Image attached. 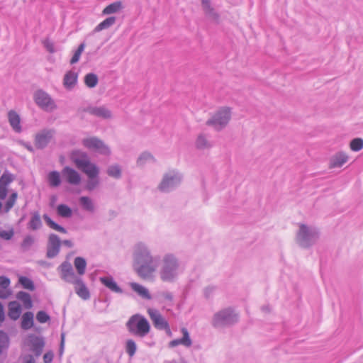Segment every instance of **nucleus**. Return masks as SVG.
Here are the masks:
<instances>
[{
  "label": "nucleus",
  "instance_id": "nucleus-1",
  "mask_svg": "<svg viewBox=\"0 0 363 363\" xmlns=\"http://www.w3.org/2000/svg\"><path fill=\"white\" fill-rule=\"evenodd\" d=\"M159 258L153 255L150 245L146 242H137L132 247L133 269L144 280L155 279Z\"/></svg>",
  "mask_w": 363,
  "mask_h": 363
},
{
  "label": "nucleus",
  "instance_id": "nucleus-2",
  "mask_svg": "<svg viewBox=\"0 0 363 363\" xmlns=\"http://www.w3.org/2000/svg\"><path fill=\"white\" fill-rule=\"evenodd\" d=\"M157 273L161 281L174 283L184 272L179 257L172 252L164 254L157 261Z\"/></svg>",
  "mask_w": 363,
  "mask_h": 363
},
{
  "label": "nucleus",
  "instance_id": "nucleus-3",
  "mask_svg": "<svg viewBox=\"0 0 363 363\" xmlns=\"http://www.w3.org/2000/svg\"><path fill=\"white\" fill-rule=\"evenodd\" d=\"M296 233V242L302 248H309L315 245L320 236L318 229L306 223H298Z\"/></svg>",
  "mask_w": 363,
  "mask_h": 363
},
{
  "label": "nucleus",
  "instance_id": "nucleus-4",
  "mask_svg": "<svg viewBox=\"0 0 363 363\" xmlns=\"http://www.w3.org/2000/svg\"><path fill=\"white\" fill-rule=\"evenodd\" d=\"M239 315L231 307H227L216 311L211 318V325L216 329L229 328L238 322Z\"/></svg>",
  "mask_w": 363,
  "mask_h": 363
},
{
  "label": "nucleus",
  "instance_id": "nucleus-5",
  "mask_svg": "<svg viewBox=\"0 0 363 363\" xmlns=\"http://www.w3.org/2000/svg\"><path fill=\"white\" fill-rule=\"evenodd\" d=\"M182 180L183 175L179 171L175 169H169L163 174L157 188L162 192L169 193L178 188Z\"/></svg>",
  "mask_w": 363,
  "mask_h": 363
},
{
  "label": "nucleus",
  "instance_id": "nucleus-6",
  "mask_svg": "<svg viewBox=\"0 0 363 363\" xmlns=\"http://www.w3.org/2000/svg\"><path fill=\"white\" fill-rule=\"evenodd\" d=\"M126 327L132 335L140 337H144L150 330V323L140 314L132 315L126 323Z\"/></svg>",
  "mask_w": 363,
  "mask_h": 363
},
{
  "label": "nucleus",
  "instance_id": "nucleus-7",
  "mask_svg": "<svg viewBox=\"0 0 363 363\" xmlns=\"http://www.w3.org/2000/svg\"><path fill=\"white\" fill-rule=\"evenodd\" d=\"M231 118V109L229 107H221L206 121V124L214 130L220 131L225 128Z\"/></svg>",
  "mask_w": 363,
  "mask_h": 363
},
{
  "label": "nucleus",
  "instance_id": "nucleus-8",
  "mask_svg": "<svg viewBox=\"0 0 363 363\" xmlns=\"http://www.w3.org/2000/svg\"><path fill=\"white\" fill-rule=\"evenodd\" d=\"M33 100L36 105L42 110L52 112L57 108L54 99L46 91L38 89L33 94Z\"/></svg>",
  "mask_w": 363,
  "mask_h": 363
},
{
  "label": "nucleus",
  "instance_id": "nucleus-9",
  "mask_svg": "<svg viewBox=\"0 0 363 363\" xmlns=\"http://www.w3.org/2000/svg\"><path fill=\"white\" fill-rule=\"evenodd\" d=\"M84 147L103 155H109L110 148L100 139L96 137H88L82 141Z\"/></svg>",
  "mask_w": 363,
  "mask_h": 363
},
{
  "label": "nucleus",
  "instance_id": "nucleus-10",
  "mask_svg": "<svg viewBox=\"0 0 363 363\" xmlns=\"http://www.w3.org/2000/svg\"><path fill=\"white\" fill-rule=\"evenodd\" d=\"M71 159L76 167L83 173L86 169H90L95 166L96 164L91 162L88 155L82 150H74L71 154Z\"/></svg>",
  "mask_w": 363,
  "mask_h": 363
},
{
  "label": "nucleus",
  "instance_id": "nucleus-11",
  "mask_svg": "<svg viewBox=\"0 0 363 363\" xmlns=\"http://www.w3.org/2000/svg\"><path fill=\"white\" fill-rule=\"evenodd\" d=\"M55 130L54 129H43L35 135V146L38 149L45 148L54 139Z\"/></svg>",
  "mask_w": 363,
  "mask_h": 363
},
{
  "label": "nucleus",
  "instance_id": "nucleus-12",
  "mask_svg": "<svg viewBox=\"0 0 363 363\" xmlns=\"http://www.w3.org/2000/svg\"><path fill=\"white\" fill-rule=\"evenodd\" d=\"M147 313L153 323L154 326L158 330H164L166 333L171 335L172 332L168 322L161 315V313L155 308H148Z\"/></svg>",
  "mask_w": 363,
  "mask_h": 363
},
{
  "label": "nucleus",
  "instance_id": "nucleus-13",
  "mask_svg": "<svg viewBox=\"0 0 363 363\" xmlns=\"http://www.w3.org/2000/svg\"><path fill=\"white\" fill-rule=\"evenodd\" d=\"M84 173L88 178L85 186L86 189L91 191L96 189L100 184L99 167L96 165L90 169H86Z\"/></svg>",
  "mask_w": 363,
  "mask_h": 363
},
{
  "label": "nucleus",
  "instance_id": "nucleus-14",
  "mask_svg": "<svg viewBox=\"0 0 363 363\" xmlns=\"http://www.w3.org/2000/svg\"><path fill=\"white\" fill-rule=\"evenodd\" d=\"M60 244L61 241L57 235H50L47 247V257L48 258H53L58 255Z\"/></svg>",
  "mask_w": 363,
  "mask_h": 363
},
{
  "label": "nucleus",
  "instance_id": "nucleus-15",
  "mask_svg": "<svg viewBox=\"0 0 363 363\" xmlns=\"http://www.w3.org/2000/svg\"><path fill=\"white\" fill-rule=\"evenodd\" d=\"M62 174L66 182L71 185L77 186L81 183L80 174L73 168L65 167L62 171Z\"/></svg>",
  "mask_w": 363,
  "mask_h": 363
},
{
  "label": "nucleus",
  "instance_id": "nucleus-16",
  "mask_svg": "<svg viewBox=\"0 0 363 363\" xmlns=\"http://www.w3.org/2000/svg\"><path fill=\"white\" fill-rule=\"evenodd\" d=\"M61 277L67 282L72 283L79 277L74 273L70 263L67 262H63L60 267Z\"/></svg>",
  "mask_w": 363,
  "mask_h": 363
},
{
  "label": "nucleus",
  "instance_id": "nucleus-17",
  "mask_svg": "<svg viewBox=\"0 0 363 363\" xmlns=\"http://www.w3.org/2000/svg\"><path fill=\"white\" fill-rule=\"evenodd\" d=\"M72 284L74 286L76 294L83 300H88L90 298V293L82 279L78 277Z\"/></svg>",
  "mask_w": 363,
  "mask_h": 363
},
{
  "label": "nucleus",
  "instance_id": "nucleus-18",
  "mask_svg": "<svg viewBox=\"0 0 363 363\" xmlns=\"http://www.w3.org/2000/svg\"><path fill=\"white\" fill-rule=\"evenodd\" d=\"M181 332L183 335V337L179 339H175L169 342V347H174L178 346L179 345H182L184 347H189L192 345V340L190 337L189 333L186 328H182L181 329Z\"/></svg>",
  "mask_w": 363,
  "mask_h": 363
},
{
  "label": "nucleus",
  "instance_id": "nucleus-19",
  "mask_svg": "<svg viewBox=\"0 0 363 363\" xmlns=\"http://www.w3.org/2000/svg\"><path fill=\"white\" fill-rule=\"evenodd\" d=\"M88 111L90 114L103 119H110L112 118L111 111L104 106L90 107Z\"/></svg>",
  "mask_w": 363,
  "mask_h": 363
},
{
  "label": "nucleus",
  "instance_id": "nucleus-20",
  "mask_svg": "<svg viewBox=\"0 0 363 363\" xmlns=\"http://www.w3.org/2000/svg\"><path fill=\"white\" fill-rule=\"evenodd\" d=\"M8 120L14 132L20 133L22 131L20 116L15 111L11 110L8 112Z\"/></svg>",
  "mask_w": 363,
  "mask_h": 363
},
{
  "label": "nucleus",
  "instance_id": "nucleus-21",
  "mask_svg": "<svg viewBox=\"0 0 363 363\" xmlns=\"http://www.w3.org/2000/svg\"><path fill=\"white\" fill-rule=\"evenodd\" d=\"M101 283L112 292L123 294V289L117 284L111 276L101 277L99 278Z\"/></svg>",
  "mask_w": 363,
  "mask_h": 363
},
{
  "label": "nucleus",
  "instance_id": "nucleus-22",
  "mask_svg": "<svg viewBox=\"0 0 363 363\" xmlns=\"http://www.w3.org/2000/svg\"><path fill=\"white\" fill-rule=\"evenodd\" d=\"M348 159L349 157L347 153L344 152H338L330 158V167H341L348 161Z\"/></svg>",
  "mask_w": 363,
  "mask_h": 363
},
{
  "label": "nucleus",
  "instance_id": "nucleus-23",
  "mask_svg": "<svg viewBox=\"0 0 363 363\" xmlns=\"http://www.w3.org/2000/svg\"><path fill=\"white\" fill-rule=\"evenodd\" d=\"M78 74L74 71L70 70L66 72L63 79V86L67 90H72L76 86Z\"/></svg>",
  "mask_w": 363,
  "mask_h": 363
},
{
  "label": "nucleus",
  "instance_id": "nucleus-24",
  "mask_svg": "<svg viewBox=\"0 0 363 363\" xmlns=\"http://www.w3.org/2000/svg\"><path fill=\"white\" fill-rule=\"evenodd\" d=\"M129 286L131 289L141 298L147 300H150L152 298L149 290L144 286L136 282H130L129 283Z\"/></svg>",
  "mask_w": 363,
  "mask_h": 363
},
{
  "label": "nucleus",
  "instance_id": "nucleus-25",
  "mask_svg": "<svg viewBox=\"0 0 363 363\" xmlns=\"http://www.w3.org/2000/svg\"><path fill=\"white\" fill-rule=\"evenodd\" d=\"M155 162H156L155 157L151 152L147 151L141 152L136 160V164L139 167H143L147 164Z\"/></svg>",
  "mask_w": 363,
  "mask_h": 363
},
{
  "label": "nucleus",
  "instance_id": "nucleus-26",
  "mask_svg": "<svg viewBox=\"0 0 363 363\" xmlns=\"http://www.w3.org/2000/svg\"><path fill=\"white\" fill-rule=\"evenodd\" d=\"M195 146L198 150H207L212 147V143L206 135L200 133L196 139Z\"/></svg>",
  "mask_w": 363,
  "mask_h": 363
},
{
  "label": "nucleus",
  "instance_id": "nucleus-27",
  "mask_svg": "<svg viewBox=\"0 0 363 363\" xmlns=\"http://www.w3.org/2000/svg\"><path fill=\"white\" fill-rule=\"evenodd\" d=\"M21 313V308L16 301H11L9 304V316L12 320H17Z\"/></svg>",
  "mask_w": 363,
  "mask_h": 363
},
{
  "label": "nucleus",
  "instance_id": "nucleus-28",
  "mask_svg": "<svg viewBox=\"0 0 363 363\" xmlns=\"http://www.w3.org/2000/svg\"><path fill=\"white\" fill-rule=\"evenodd\" d=\"M202 7L206 15L211 20L218 21V15L215 10L211 6L209 0H201Z\"/></svg>",
  "mask_w": 363,
  "mask_h": 363
},
{
  "label": "nucleus",
  "instance_id": "nucleus-29",
  "mask_svg": "<svg viewBox=\"0 0 363 363\" xmlns=\"http://www.w3.org/2000/svg\"><path fill=\"white\" fill-rule=\"evenodd\" d=\"M123 9V6L121 1H115L106 6L103 10L102 13L104 15L116 13L121 11Z\"/></svg>",
  "mask_w": 363,
  "mask_h": 363
},
{
  "label": "nucleus",
  "instance_id": "nucleus-30",
  "mask_svg": "<svg viewBox=\"0 0 363 363\" xmlns=\"http://www.w3.org/2000/svg\"><path fill=\"white\" fill-rule=\"evenodd\" d=\"M116 18L115 16H110L106 18L104 21L98 24L94 29V33H98L103 30H106L111 27L115 24Z\"/></svg>",
  "mask_w": 363,
  "mask_h": 363
},
{
  "label": "nucleus",
  "instance_id": "nucleus-31",
  "mask_svg": "<svg viewBox=\"0 0 363 363\" xmlns=\"http://www.w3.org/2000/svg\"><path fill=\"white\" fill-rule=\"evenodd\" d=\"M42 221L38 212H34L28 224V228L32 230H36L42 227Z\"/></svg>",
  "mask_w": 363,
  "mask_h": 363
},
{
  "label": "nucleus",
  "instance_id": "nucleus-32",
  "mask_svg": "<svg viewBox=\"0 0 363 363\" xmlns=\"http://www.w3.org/2000/svg\"><path fill=\"white\" fill-rule=\"evenodd\" d=\"M33 325V313L31 312L25 313L21 319V328L24 330H28Z\"/></svg>",
  "mask_w": 363,
  "mask_h": 363
},
{
  "label": "nucleus",
  "instance_id": "nucleus-33",
  "mask_svg": "<svg viewBox=\"0 0 363 363\" xmlns=\"http://www.w3.org/2000/svg\"><path fill=\"white\" fill-rule=\"evenodd\" d=\"M79 203L82 208L89 212H94L95 206L92 199L88 196H82L79 198Z\"/></svg>",
  "mask_w": 363,
  "mask_h": 363
},
{
  "label": "nucleus",
  "instance_id": "nucleus-34",
  "mask_svg": "<svg viewBox=\"0 0 363 363\" xmlns=\"http://www.w3.org/2000/svg\"><path fill=\"white\" fill-rule=\"evenodd\" d=\"M74 265L79 275L84 274L86 267V262L84 258L77 257L74 260Z\"/></svg>",
  "mask_w": 363,
  "mask_h": 363
},
{
  "label": "nucleus",
  "instance_id": "nucleus-35",
  "mask_svg": "<svg viewBox=\"0 0 363 363\" xmlns=\"http://www.w3.org/2000/svg\"><path fill=\"white\" fill-rule=\"evenodd\" d=\"M49 184L52 187L58 186L61 183L60 174L57 171L50 172L48 175Z\"/></svg>",
  "mask_w": 363,
  "mask_h": 363
},
{
  "label": "nucleus",
  "instance_id": "nucleus-36",
  "mask_svg": "<svg viewBox=\"0 0 363 363\" xmlns=\"http://www.w3.org/2000/svg\"><path fill=\"white\" fill-rule=\"evenodd\" d=\"M17 298L21 301L26 308H30L32 307V301L30 296L24 291L18 292Z\"/></svg>",
  "mask_w": 363,
  "mask_h": 363
},
{
  "label": "nucleus",
  "instance_id": "nucleus-37",
  "mask_svg": "<svg viewBox=\"0 0 363 363\" xmlns=\"http://www.w3.org/2000/svg\"><path fill=\"white\" fill-rule=\"evenodd\" d=\"M31 342L33 351L35 352L36 356H40L44 347L43 341L38 337H35Z\"/></svg>",
  "mask_w": 363,
  "mask_h": 363
},
{
  "label": "nucleus",
  "instance_id": "nucleus-38",
  "mask_svg": "<svg viewBox=\"0 0 363 363\" xmlns=\"http://www.w3.org/2000/svg\"><path fill=\"white\" fill-rule=\"evenodd\" d=\"M57 214L62 218H70L72 216V209L65 204H60L57 207Z\"/></svg>",
  "mask_w": 363,
  "mask_h": 363
},
{
  "label": "nucleus",
  "instance_id": "nucleus-39",
  "mask_svg": "<svg viewBox=\"0 0 363 363\" xmlns=\"http://www.w3.org/2000/svg\"><path fill=\"white\" fill-rule=\"evenodd\" d=\"M43 218L47 225L52 229L62 233H67V230L65 228L55 223L48 215L45 214Z\"/></svg>",
  "mask_w": 363,
  "mask_h": 363
},
{
  "label": "nucleus",
  "instance_id": "nucleus-40",
  "mask_svg": "<svg viewBox=\"0 0 363 363\" xmlns=\"http://www.w3.org/2000/svg\"><path fill=\"white\" fill-rule=\"evenodd\" d=\"M98 82V77L94 73H89L84 77V83L89 88L95 87L97 85Z\"/></svg>",
  "mask_w": 363,
  "mask_h": 363
},
{
  "label": "nucleus",
  "instance_id": "nucleus-41",
  "mask_svg": "<svg viewBox=\"0 0 363 363\" xmlns=\"http://www.w3.org/2000/svg\"><path fill=\"white\" fill-rule=\"evenodd\" d=\"M107 174L115 179H120L121 177V168L118 164L111 165L107 169Z\"/></svg>",
  "mask_w": 363,
  "mask_h": 363
},
{
  "label": "nucleus",
  "instance_id": "nucleus-42",
  "mask_svg": "<svg viewBox=\"0 0 363 363\" xmlns=\"http://www.w3.org/2000/svg\"><path fill=\"white\" fill-rule=\"evenodd\" d=\"M137 350V345L132 339H128L125 342V351L130 357L134 356Z\"/></svg>",
  "mask_w": 363,
  "mask_h": 363
},
{
  "label": "nucleus",
  "instance_id": "nucleus-43",
  "mask_svg": "<svg viewBox=\"0 0 363 363\" xmlns=\"http://www.w3.org/2000/svg\"><path fill=\"white\" fill-rule=\"evenodd\" d=\"M9 340L6 333L0 330V354L9 347Z\"/></svg>",
  "mask_w": 363,
  "mask_h": 363
},
{
  "label": "nucleus",
  "instance_id": "nucleus-44",
  "mask_svg": "<svg viewBox=\"0 0 363 363\" xmlns=\"http://www.w3.org/2000/svg\"><path fill=\"white\" fill-rule=\"evenodd\" d=\"M350 149L354 152H358L363 148V139L357 138L351 140L350 143Z\"/></svg>",
  "mask_w": 363,
  "mask_h": 363
},
{
  "label": "nucleus",
  "instance_id": "nucleus-45",
  "mask_svg": "<svg viewBox=\"0 0 363 363\" xmlns=\"http://www.w3.org/2000/svg\"><path fill=\"white\" fill-rule=\"evenodd\" d=\"M84 48H85L84 43H81L79 45L77 50L74 52V53L70 60V63L72 65L77 63L79 60L80 56H81L82 53L83 52Z\"/></svg>",
  "mask_w": 363,
  "mask_h": 363
},
{
  "label": "nucleus",
  "instance_id": "nucleus-46",
  "mask_svg": "<svg viewBox=\"0 0 363 363\" xmlns=\"http://www.w3.org/2000/svg\"><path fill=\"white\" fill-rule=\"evenodd\" d=\"M19 283L23 286V288L29 290L34 289V284L33 281L28 277H21L19 278Z\"/></svg>",
  "mask_w": 363,
  "mask_h": 363
},
{
  "label": "nucleus",
  "instance_id": "nucleus-47",
  "mask_svg": "<svg viewBox=\"0 0 363 363\" xmlns=\"http://www.w3.org/2000/svg\"><path fill=\"white\" fill-rule=\"evenodd\" d=\"M16 199L17 193L14 192L10 196L9 199L5 204L4 210L6 212H9L12 208L16 201Z\"/></svg>",
  "mask_w": 363,
  "mask_h": 363
},
{
  "label": "nucleus",
  "instance_id": "nucleus-48",
  "mask_svg": "<svg viewBox=\"0 0 363 363\" xmlns=\"http://www.w3.org/2000/svg\"><path fill=\"white\" fill-rule=\"evenodd\" d=\"M35 242V239L31 235H27L23 239L21 246L24 249H28Z\"/></svg>",
  "mask_w": 363,
  "mask_h": 363
},
{
  "label": "nucleus",
  "instance_id": "nucleus-49",
  "mask_svg": "<svg viewBox=\"0 0 363 363\" xmlns=\"http://www.w3.org/2000/svg\"><path fill=\"white\" fill-rule=\"evenodd\" d=\"M37 320L40 323H45L50 320V316L43 311H39L36 315Z\"/></svg>",
  "mask_w": 363,
  "mask_h": 363
},
{
  "label": "nucleus",
  "instance_id": "nucleus-50",
  "mask_svg": "<svg viewBox=\"0 0 363 363\" xmlns=\"http://www.w3.org/2000/svg\"><path fill=\"white\" fill-rule=\"evenodd\" d=\"M14 232L13 229L9 230H1L0 231V237L6 240H9L13 236Z\"/></svg>",
  "mask_w": 363,
  "mask_h": 363
},
{
  "label": "nucleus",
  "instance_id": "nucleus-51",
  "mask_svg": "<svg viewBox=\"0 0 363 363\" xmlns=\"http://www.w3.org/2000/svg\"><path fill=\"white\" fill-rule=\"evenodd\" d=\"M43 43L44 47L49 52L54 53L55 52L54 43L51 40L49 39H45Z\"/></svg>",
  "mask_w": 363,
  "mask_h": 363
},
{
  "label": "nucleus",
  "instance_id": "nucleus-52",
  "mask_svg": "<svg viewBox=\"0 0 363 363\" xmlns=\"http://www.w3.org/2000/svg\"><path fill=\"white\" fill-rule=\"evenodd\" d=\"M12 176L8 173H4L0 178V183L8 186L12 182Z\"/></svg>",
  "mask_w": 363,
  "mask_h": 363
},
{
  "label": "nucleus",
  "instance_id": "nucleus-53",
  "mask_svg": "<svg viewBox=\"0 0 363 363\" xmlns=\"http://www.w3.org/2000/svg\"><path fill=\"white\" fill-rule=\"evenodd\" d=\"M161 296L162 297L163 300L166 302L172 303L173 301V295L172 293L168 291H164L161 294Z\"/></svg>",
  "mask_w": 363,
  "mask_h": 363
},
{
  "label": "nucleus",
  "instance_id": "nucleus-54",
  "mask_svg": "<svg viewBox=\"0 0 363 363\" xmlns=\"http://www.w3.org/2000/svg\"><path fill=\"white\" fill-rule=\"evenodd\" d=\"M10 284V280L6 277H0V287L6 289Z\"/></svg>",
  "mask_w": 363,
  "mask_h": 363
},
{
  "label": "nucleus",
  "instance_id": "nucleus-55",
  "mask_svg": "<svg viewBox=\"0 0 363 363\" xmlns=\"http://www.w3.org/2000/svg\"><path fill=\"white\" fill-rule=\"evenodd\" d=\"M18 143L24 147L26 149H27L29 152H34V148L31 145V144L28 142H24L23 140H18Z\"/></svg>",
  "mask_w": 363,
  "mask_h": 363
},
{
  "label": "nucleus",
  "instance_id": "nucleus-56",
  "mask_svg": "<svg viewBox=\"0 0 363 363\" xmlns=\"http://www.w3.org/2000/svg\"><path fill=\"white\" fill-rule=\"evenodd\" d=\"M7 194V186L0 183V199H4Z\"/></svg>",
  "mask_w": 363,
  "mask_h": 363
},
{
  "label": "nucleus",
  "instance_id": "nucleus-57",
  "mask_svg": "<svg viewBox=\"0 0 363 363\" xmlns=\"http://www.w3.org/2000/svg\"><path fill=\"white\" fill-rule=\"evenodd\" d=\"M53 359V354L52 352H47L43 356L45 363H50Z\"/></svg>",
  "mask_w": 363,
  "mask_h": 363
},
{
  "label": "nucleus",
  "instance_id": "nucleus-58",
  "mask_svg": "<svg viewBox=\"0 0 363 363\" xmlns=\"http://www.w3.org/2000/svg\"><path fill=\"white\" fill-rule=\"evenodd\" d=\"M9 296V291L6 289L0 287V298H6Z\"/></svg>",
  "mask_w": 363,
  "mask_h": 363
},
{
  "label": "nucleus",
  "instance_id": "nucleus-59",
  "mask_svg": "<svg viewBox=\"0 0 363 363\" xmlns=\"http://www.w3.org/2000/svg\"><path fill=\"white\" fill-rule=\"evenodd\" d=\"M5 318L4 311L2 304L0 303V325L4 322Z\"/></svg>",
  "mask_w": 363,
  "mask_h": 363
},
{
  "label": "nucleus",
  "instance_id": "nucleus-60",
  "mask_svg": "<svg viewBox=\"0 0 363 363\" xmlns=\"http://www.w3.org/2000/svg\"><path fill=\"white\" fill-rule=\"evenodd\" d=\"M65 338V333H62L61 334V342H60V352H62L63 349H64Z\"/></svg>",
  "mask_w": 363,
  "mask_h": 363
},
{
  "label": "nucleus",
  "instance_id": "nucleus-61",
  "mask_svg": "<svg viewBox=\"0 0 363 363\" xmlns=\"http://www.w3.org/2000/svg\"><path fill=\"white\" fill-rule=\"evenodd\" d=\"M63 245L67 246V247H72L73 246V243L71 240H65L62 242Z\"/></svg>",
  "mask_w": 363,
  "mask_h": 363
},
{
  "label": "nucleus",
  "instance_id": "nucleus-62",
  "mask_svg": "<svg viewBox=\"0 0 363 363\" xmlns=\"http://www.w3.org/2000/svg\"><path fill=\"white\" fill-rule=\"evenodd\" d=\"M26 363H35L34 359L32 357H30V359L26 361Z\"/></svg>",
  "mask_w": 363,
  "mask_h": 363
},
{
  "label": "nucleus",
  "instance_id": "nucleus-63",
  "mask_svg": "<svg viewBox=\"0 0 363 363\" xmlns=\"http://www.w3.org/2000/svg\"><path fill=\"white\" fill-rule=\"evenodd\" d=\"M208 290H209L208 289H206L205 290V296H206V297H208V296H209Z\"/></svg>",
  "mask_w": 363,
  "mask_h": 363
}]
</instances>
